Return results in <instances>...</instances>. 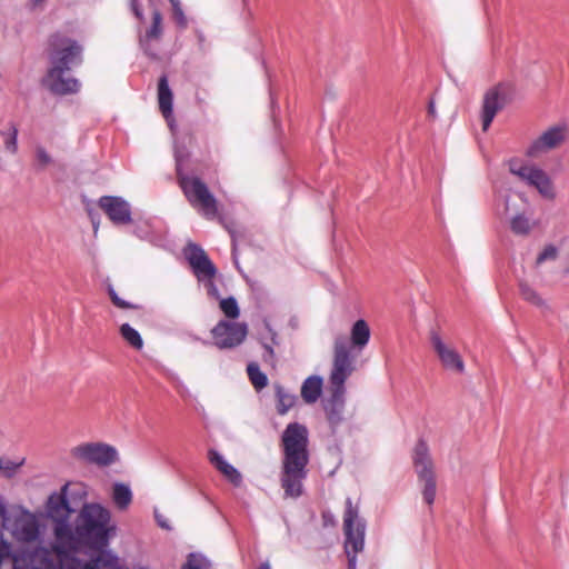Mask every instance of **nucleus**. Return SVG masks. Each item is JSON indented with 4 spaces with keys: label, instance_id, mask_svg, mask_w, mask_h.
Wrapping results in <instances>:
<instances>
[{
    "label": "nucleus",
    "instance_id": "nucleus-1",
    "mask_svg": "<svg viewBox=\"0 0 569 569\" xmlns=\"http://www.w3.org/2000/svg\"><path fill=\"white\" fill-rule=\"evenodd\" d=\"M281 445V488L284 497L297 499L302 496L303 481L308 477L310 455L307 427L299 422H290L282 432Z\"/></svg>",
    "mask_w": 569,
    "mask_h": 569
},
{
    "label": "nucleus",
    "instance_id": "nucleus-2",
    "mask_svg": "<svg viewBox=\"0 0 569 569\" xmlns=\"http://www.w3.org/2000/svg\"><path fill=\"white\" fill-rule=\"evenodd\" d=\"M110 512L98 503H84L74 526H71L70 539H59L63 547L76 550L80 546H89L103 550L109 545L116 527L110 525Z\"/></svg>",
    "mask_w": 569,
    "mask_h": 569
},
{
    "label": "nucleus",
    "instance_id": "nucleus-3",
    "mask_svg": "<svg viewBox=\"0 0 569 569\" xmlns=\"http://www.w3.org/2000/svg\"><path fill=\"white\" fill-rule=\"evenodd\" d=\"M353 370V359L350 355L346 338H336L332 368L329 375L331 395L325 405L326 417L333 433L345 420V382Z\"/></svg>",
    "mask_w": 569,
    "mask_h": 569
},
{
    "label": "nucleus",
    "instance_id": "nucleus-4",
    "mask_svg": "<svg viewBox=\"0 0 569 569\" xmlns=\"http://www.w3.org/2000/svg\"><path fill=\"white\" fill-rule=\"evenodd\" d=\"M343 532L348 569H357V555L365 548L366 521L359 516V509L352 505L350 497L346 499Z\"/></svg>",
    "mask_w": 569,
    "mask_h": 569
},
{
    "label": "nucleus",
    "instance_id": "nucleus-5",
    "mask_svg": "<svg viewBox=\"0 0 569 569\" xmlns=\"http://www.w3.org/2000/svg\"><path fill=\"white\" fill-rule=\"evenodd\" d=\"M180 188L192 208L206 219H214L218 214L216 197L208 186L198 177L183 174L178 177Z\"/></svg>",
    "mask_w": 569,
    "mask_h": 569
},
{
    "label": "nucleus",
    "instance_id": "nucleus-6",
    "mask_svg": "<svg viewBox=\"0 0 569 569\" xmlns=\"http://www.w3.org/2000/svg\"><path fill=\"white\" fill-rule=\"evenodd\" d=\"M508 167L512 174L517 176L526 184L536 188L545 199L553 200L556 198L552 180L541 168L526 164L517 158L510 159Z\"/></svg>",
    "mask_w": 569,
    "mask_h": 569
},
{
    "label": "nucleus",
    "instance_id": "nucleus-7",
    "mask_svg": "<svg viewBox=\"0 0 569 569\" xmlns=\"http://www.w3.org/2000/svg\"><path fill=\"white\" fill-rule=\"evenodd\" d=\"M569 139V124L566 121L557 122L546 128L526 149L529 158H540L550 151L561 148Z\"/></svg>",
    "mask_w": 569,
    "mask_h": 569
},
{
    "label": "nucleus",
    "instance_id": "nucleus-8",
    "mask_svg": "<svg viewBox=\"0 0 569 569\" xmlns=\"http://www.w3.org/2000/svg\"><path fill=\"white\" fill-rule=\"evenodd\" d=\"M51 69L67 70L82 62V46L71 38L54 34L51 37Z\"/></svg>",
    "mask_w": 569,
    "mask_h": 569
},
{
    "label": "nucleus",
    "instance_id": "nucleus-9",
    "mask_svg": "<svg viewBox=\"0 0 569 569\" xmlns=\"http://www.w3.org/2000/svg\"><path fill=\"white\" fill-rule=\"evenodd\" d=\"M69 485L66 483L60 492H53L49 496L47 503L48 516L54 521V536L59 539H70L71 525L69 522L70 515L74 511L67 499V490Z\"/></svg>",
    "mask_w": 569,
    "mask_h": 569
},
{
    "label": "nucleus",
    "instance_id": "nucleus-10",
    "mask_svg": "<svg viewBox=\"0 0 569 569\" xmlns=\"http://www.w3.org/2000/svg\"><path fill=\"white\" fill-rule=\"evenodd\" d=\"M413 465L420 480L423 481L422 497L427 505L431 506L436 499V479L432 471V462L429 449L423 439H419L413 450Z\"/></svg>",
    "mask_w": 569,
    "mask_h": 569
},
{
    "label": "nucleus",
    "instance_id": "nucleus-11",
    "mask_svg": "<svg viewBox=\"0 0 569 569\" xmlns=\"http://www.w3.org/2000/svg\"><path fill=\"white\" fill-rule=\"evenodd\" d=\"M71 456L84 463L107 467L118 461L114 447L103 442H87L71 449Z\"/></svg>",
    "mask_w": 569,
    "mask_h": 569
},
{
    "label": "nucleus",
    "instance_id": "nucleus-12",
    "mask_svg": "<svg viewBox=\"0 0 569 569\" xmlns=\"http://www.w3.org/2000/svg\"><path fill=\"white\" fill-rule=\"evenodd\" d=\"M214 345L219 349H232L240 346L247 335L248 326L244 322L220 320L211 330Z\"/></svg>",
    "mask_w": 569,
    "mask_h": 569
},
{
    "label": "nucleus",
    "instance_id": "nucleus-13",
    "mask_svg": "<svg viewBox=\"0 0 569 569\" xmlns=\"http://www.w3.org/2000/svg\"><path fill=\"white\" fill-rule=\"evenodd\" d=\"M184 256L200 282L209 280V278H214L217 269L200 246L196 243L188 244L184 250Z\"/></svg>",
    "mask_w": 569,
    "mask_h": 569
},
{
    "label": "nucleus",
    "instance_id": "nucleus-14",
    "mask_svg": "<svg viewBox=\"0 0 569 569\" xmlns=\"http://www.w3.org/2000/svg\"><path fill=\"white\" fill-rule=\"evenodd\" d=\"M506 104V90L502 84L490 88L486 91L482 100L481 121L482 130L487 131L496 114Z\"/></svg>",
    "mask_w": 569,
    "mask_h": 569
},
{
    "label": "nucleus",
    "instance_id": "nucleus-15",
    "mask_svg": "<svg viewBox=\"0 0 569 569\" xmlns=\"http://www.w3.org/2000/svg\"><path fill=\"white\" fill-rule=\"evenodd\" d=\"M99 207L114 224L131 222V206L121 197L103 196L99 199Z\"/></svg>",
    "mask_w": 569,
    "mask_h": 569
},
{
    "label": "nucleus",
    "instance_id": "nucleus-16",
    "mask_svg": "<svg viewBox=\"0 0 569 569\" xmlns=\"http://www.w3.org/2000/svg\"><path fill=\"white\" fill-rule=\"evenodd\" d=\"M430 341L445 369L456 371L458 373H462L465 371V363L461 356L453 348L447 346L438 332L431 331Z\"/></svg>",
    "mask_w": 569,
    "mask_h": 569
},
{
    "label": "nucleus",
    "instance_id": "nucleus-17",
    "mask_svg": "<svg viewBox=\"0 0 569 569\" xmlns=\"http://www.w3.org/2000/svg\"><path fill=\"white\" fill-rule=\"evenodd\" d=\"M117 560V556L108 550H100L96 557L82 561L74 556L63 555L60 558V569H102Z\"/></svg>",
    "mask_w": 569,
    "mask_h": 569
},
{
    "label": "nucleus",
    "instance_id": "nucleus-18",
    "mask_svg": "<svg viewBox=\"0 0 569 569\" xmlns=\"http://www.w3.org/2000/svg\"><path fill=\"white\" fill-rule=\"evenodd\" d=\"M67 70L49 69L43 80L44 86L54 94L66 96L77 93L80 89L78 79L64 77Z\"/></svg>",
    "mask_w": 569,
    "mask_h": 569
},
{
    "label": "nucleus",
    "instance_id": "nucleus-19",
    "mask_svg": "<svg viewBox=\"0 0 569 569\" xmlns=\"http://www.w3.org/2000/svg\"><path fill=\"white\" fill-rule=\"evenodd\" d=\"M526 199L520 193H499L495 201V210L500 217H513L517 211H525Z\"/></svg>",
    "mask_w": 569,
    "mask_h": 569
},
{
    "label": "nucleus",
    "instance_id": "nucleus-20",
    "mask_svg": "<svg viewBox=\"0 0 569 569\" xmlns=\"http://www.w3.org/2000/svg\"><path fill=\"white\" fill-rule=\"evenodd\" d=\"M158 102L159 109L164 117L171 131L176 128V122L172 116L173 111V93L169 87L168 77L162 74L158 82Z\"/></svg>",
    "mask_w": 569,
    "mask_h": 569
},
{
    "label": "nucleus",
    "instance_id": "nucleus-21",
    "mask_svg": "<svg viewBox=\"0 0 569 569\" xmlns=\"http://www.w3.org/2000/svg\"><path fill=\"white\" fill-rule=\"evenodd\" d=\"M133 233L140 240L147 241L156 247L163 248L168 243L166 229L150 221L138 223L133 229Z\"/></svg>",
    "mask_w": 569,
    "mask_h": 569
},
{
    "label": "nucleus",
    "instance_id": "nucleus-22",
    "mask_svg": "<svg viewBox=\"0 0 569 569\" xmlns=\"http://www.w3.org/2000/svg\"><path fill=\"white\" fill-rule=\"evenodd\" d=\"M162 34V14L159 10L152 12V23L143 36H140L139 43L143 52L152 58L157 59V50L151 47L152 40H159Z\"/></svg>",
    "mask_w": 569,
    "mask_h": 569
},
{
    "label": "nucleus",
    "instance_id": "nucleus-23",
    "mask_svg": "<svg viewBox=\"0 0 569 569\" xmlns=\"http://www.w3.org/2000/svg\"><path fill=\"white\" fill-rule=\"evenodd\" d=\"M210 463L220 471L234 487L242 483V475L240 471L229 463L224 457L217 450L210 449L208 452Z\"/></svg>",
    "mask_w": 569,
    "mask_h": 569
},
{
    "label": "nucleus",
    "instance_id": "nucleus-24",
    "mask_svg": "<svg viewBox=\"0 0 569 569\" xmlns=\"http://www.w3.org/2000/svg\"><path fill=\"white\" fill-rule=\"evenodd\" d=\"M370 336H371V331H370V328H369V325L367 323V321L363 319H358L351 327L350 345L347 343L349 347V350L351 351L352 349H356L359 352H361L368 345V342L370 340ZM346 342H348V341L346 340ZM350 355H352V353L350 352ZM351 357L355 360V356H351Z\"/></svg>",
    "mask_w": 569,
    "mask_h": 569
},
{
    "label": "nucleus",
    "instance_id": "nucleus-25",
    "mask_svg": "<svg viewBox=\"0 0 569 569\" xmlns=\"http://www.w3.org/2000/svg\"><path fill=\"white\" fill-rule=\"evenodd\" d=\"M323 379L320 376L308 377L301 386V397L306 403H315L322 393Z\"/></svg>",
    "mask_w": 569,
    "mask_h": 569
},
{
    "label": "nucleus",
    "instance_id": "nucleus-26",
    "mask_svg": "<svg viewBox=\"0 0 569 569\" xmlns=\"http://www.w3.org/2000/svg\"><path fill=\"white\" fill-rule=\"evenodd\" d=\"M14 533L21 540L33 541L39 536V528L32 517H23L17 519L14 525Z\"/></svg>",
    "mask_w": 569,
    "mask_h": 569
},
{
    "label": "nucleus",
    "instance_id": "nucleus-27",
    "mask_svg": "<svg viewBox=\"0 0 569 569\" xmlns=\"http://www.w3.org/2000/svg\"><path fill=\"white\" fill-rule=\"evenodd\" d=\"M263 327L267 330L268 336H269V340H270V341H268L266 337H262L261 343H262V348L264 350V352H263V360L266 362H273L274 361V349H273V347L279 345L278 333L272 328V326H271V323L269 322L268 319L263 320Z\"/></svg>",
    "mask_w": 569,
    "mask_h": 569
},
{
    "label": "nucleus",
    "instance_id": "nucleus-28",
    "mask_svg": "<svg viewBox=\"0 0 569 569\" xmlns=\"http://www.w3.org/2000/svg\"><path fill=\"white\" fill-rule=\"evenodd\" d=\"M277 397V411L279 415H286L296 403L297 397L286 390L281 385L274 386Z\"/></svg>",
    "mask_w": 569,
    "mask_h": 569
},
{
    "label": "nucleus",
    "instance_id": "nucleus-29",
    "mask_svg": "<svg viewBox=\"0 0 569 569\" xmlns=\"http://www.w3.org/2000/svg\"><path fill=\"white\" fill-rule=\"evenodd\" d=\"M112 498L116 506L123 510L127 509L132 500V491L130 487L122 482H116L113 485Z\"/></svg>",
    "mask_w": 569,
    "mask_h": 569
},
{
    "label": "nucleus",
    "instance_id": "nucleus-30",
    "mask_svg": "<svg viewBox=\"0 0 569 569\" xmlns=\"http://www.w3.org/2000/svg\"><path fill=\"white\" fill-rule=\"evenodd\" d=\"M519 289L522 299L527 302L540 309L548 308L546 300L527 282H520Z\"/></svg>",
    "mask_w": 569,
    "mask_h": 569
},
{
    "label": "nucleus",
    "instance_id": "nucleus-31",
    "mask_svg": "<svg viewBox=\"0 0 569 569\" xmlns=\"http://www.w3.org/2000/svg\"><path fill=\"white\" fill-rule=\"evenodd\" d=\"M120 335L132 348L137 350H141L143 348L141 335L129 323L121 325Z\"/></svg>",
    "mask_w": 569,
    "mask_h": 569
},
{
    "label": "nucleus",
    "instance_id": "nucleus-32",
    "mask_svg": "<svg viewBox=\"0 0 569 569\" xmlns=\"http://www.w3.org/2000/svg\"><path fill=\"white\" fill-rule=\"evenodd\" d=\"M247 373L250 382L257 390H261L268 385V377L262 372L256 362H250L247 366Z\"/></svg>",
    "mask_w": 569,
    "mask_h": 569
},
{
    "label": "nucleus",
    "instance_id": "nucleus-33",
    "mask_svg": "<svg viewBox=\"0 0 569 569\" xmlns=\"http://www.w3.org/2000/svg\"><path fill=\"white\" fill-rule=\"evenodd\" d=\"M531 222L528 217L525 216L523 211L518 212L510 218V229L513 233L525 236L531 230Z\"/></svg>",
    "mask_w": 569,
    "mask_h": 569
},
{
    "label": "nucleus",
    "instance_id": "nucleus-34",
    "mask_svg": "<svg viewBox=\"0 0 569 569\" xmlns=\"http://www.w3.org/2000/svg\"><path fill=\"white\" fill-rule=\"evenodd\" d=\"M181 569H211V562L200 552H190Z\"/></svg>",
    "mask_w": 569,
    "mask_h": 569
},
{
    "label": "nucleus",
    "instance_id": "nucleus-35",
    "mask_svg": "<svg viewBox=\"0 0 569 569\" xmlns=\"http://www.w3.org/2000/svg\"><path fill=\"white\" fill-rule=\"evenodd\" d=\"M26 458L19 460H11L6 457H0V471L7 478H12L17 475L18 470L24 465Z\"/></svg>",
    "mask_w": 569,
    "mask_h": 569
},
{
    "label": "nucleus",
    "instance_id": "nucleus-36",
    "mask_svg": "<svg viewBox=\"0 0 569 569\" xmlns=\"http://www.w3.org/2000/svg\"><path fill=\"white\" fill-rule=\"evenodd\" d=\"M220 309L226 317L236 319L239 317L240 310L237 300L233 297L221 299Z\"/></svg>",
    "mask_w": 569,
    "mask_h": 569
},
{
    "label": "nucleus",
    "instance_id": "nucleus-37",
    "mask_svg": "<svg viewBox=\"0 0 569 569\" xmlns=\"http://www.w3.org/2000/svg\"><path fill=\"white\" fill-rule=\"evenodd\" d=\"M166 376L167 378L174 385L177 391L179 392V395L183 398H187V397H190V390L189 388L184 385V382L180 379V377L178 376V373H176L174 371H171V370H167L166 371Z\"/></svg>",
    "mask_w": 569,
    "mask_h": 569
},
{
    "label": "nucleus",
    "instance_id": "nucleus-38",
    "mask_svg": "<svg viewBox=\"0 0 569 569\" xmlns=\"http://www.w3.org/2000/svg\"><path fill=\"white\" fill-rule=\"evenodd\" d=\"M189 153L184 147H180L177 142L174 143V158L177 167V176H183L182 166L187 161Z\"/></svg>",
    "mask_w": 569,
    "mask_h": 569
},
{
    "label": "nucleus",
    "instance_id": "nucleus-39",
    "mask_svg": "<svg viewBox=\"0 0 569 569\" xmlns=\"http://www.w3.org/2000/svg\"><path fill=\"white\" fill-rule=\"evenodd\" d=\"M108 293H109V297H110L112 303L116 307H118L120 309H136L137 308L136 305L120 298L118 296L117 291L114 290L113 286H111V284L108 286Z\"/></svg>",
    "mask_w": 569,
    "mask_h": 569
},
{
    "label": "nucleus",
    "instance_id": "nucleus-40",
    "mask_svg": "<svg viewBox=\"0 0 569 569\" xmlns=\"http://www.w3.org/2000/svg\"><path fill=\"white\" fill-rule=\"evenodd\" d=\"M171 7H172V16H173V19H174L177 26L181 29H186L188 26V20L183 12L181 2L171 4Z\"/></svg>",
    "mask_w": 569,
    "mask_h": 569
},
{
    "label": "nucleus",
    "instance_id": "nucleus-41",
    "mask_svg": "<svg viewBox=\"0 0 569 569\" xmlns=\"http://www.w3.org/2000/svg\"><path fill=\"white\" fill-rule=\"evenodd\" d=\"M558 256V248L553 244H548L537 257V263L540 264L548 260H555Z\"/></svg>",
    "mask_w": 569,
    "mask_h": 569
},
{
    "label": "nucleus",
    "instance_id": "nucleus-42",
    "mask_svg": "<svg viewBox=\"0 0 569 569\" xmlns=\"http://www.w3.org/2000/svg\"><path fill=\"white\" fill-rule=\"evenodd\" d=\"M10 134L4 141L6 149L11 153H16L18 150V129L12 123L10 127Z\"/></svg>",
    "mask_w": 569,
    "mask_h": 569
},
{
    "label": "nucleus",
    "instance_id": "nucleus-43",
    "mask_svg": "<svg viewBox=\"0 0 569 569\" xmlns=\"http://www.w3.org/2000/svg\"><path fill=\"white\" fill-rule=\"evenodd\" d=\"M36 158L42 167L49 164L52 161V159H51L50 154L47 152V150L40 146L37 147V149H36Z\"/></svg>",
    "mask_w": 569,
    "mask_h": 569
},
{
    "label": "nucleus",
    "instance_id": "nucleus-44",
    "mask_svg": "<svg viewBox=\"0 0 569 569\" xmlns=\"http://www.w3.org/2000/svg\"><path fill=\"white\" fill-rule=\"evenodd\" d=\"M201 283L206 288L208 296L212 298H219V289L214 283L213 278H209V280H203L201 281Z\"/></svg>",
    "mask_w": 569,
    "mask_h": 569
},
{
    "label": "nucleus",
    "instance_id": "nucleus-45",
    "mask_svg": "<svg viewBox=\"0 0 569 569\" xmlns=\"http://www.w3.org/2000/svg\"><path fill=\"white\" fill-rule=\"evenodd\" d=\"M153 515L154 520L160 528L164 530H171L169 520L158 510V508H154Z\"/></svg>",
    "mask_w": 569,
    "mask_h": 569
},
{
    "label": "nucleus",
    "instance_id": "nucleus-46",
    "mask_svg": "<svg viewBox=\"0 0 569 569\" xmlns=\"http://www.w3.org/2000/svg\"><path fill=\"white\" fill-rule=\"evenodd\" d=\"M321 518H322L323 527H331V526L336 525V517L329 510L322 511Z\"/></svg>",
    "mask_w": 569,
    "mask_h": 569
},
{
    "label": "nucleus",
    "instance_id": "nucleus-47",
    "mask_svg": "<svg viewBox=\"0 0 569 569\" xmlns=\"http://www.w3.org/2000/svg\"><path fill=\"white\" fill-rule=\"evenodd\" d=\"M228 231L232 241V256L236 258L238 247V232L231 228H228Z\"/></svg>",
    "mask_w": 569,
    "mask_h": 569
},
{
    "label": "nucleus",
    "instance_id": "nucleus-48",
    "mask_svg": "<svg viewBox=\"0 0 569 569\" xmlns=\"http://www.w3.org/2000/svg\"><path fill=\"white\" fill-rule=\"evenodd\" d=\"M131 9H132V12L136 16V18H138L139 20L143 19V12H142L141 7L138 3V0H131Z\"/></svg>",
    "mask_w": 569,
    "mask_h": 569
},
{
    "label": "nucleus",
    "instance_id": "nucleus-49",
    "mask_svg": "<svg viewBox=\"0 0 569 569\" xmlns=\"http://www.w3.org/2000/svg\"><path fill=\"white\" fill-rule=\"evenodd\" d=\"M24 559H20L18 557H14V561H13V568L12 569H28L27 567H22L21 562H23Z\"/></svg>",
    "mask_w": 569,
    "mask_h": 569
},
{
    "label": "nucleus",
    "instance_id": "nucleus-50",
    "mask_svg": "<svg viewBox=\"0 0 569 569\" xmlns=\"http://www.w3.org/2000/svg\"><path fill=\"white\" fill-rule=\"evenodd\" d=\"M44 1L46 0H30L32 8H37V7L41 6Z\"/></svg>",
    "mask_w": 569,
    "mask_h": 569
},
{
    "label": "nucleus",
    "instance_id": "nucleus-51",
    "mask_svg": "<svg viewBox=\"0 0 569 569\" xmlns=\"http://www.w3.org/2000/svg\"><path fill=\"white\" fill-rule=\"evenodd\" d=\"M197 38L200 44L204 41V34L201 31H197Z\"/></svg>",
    "mask_w": 569,
    "mask_h": 569
},
{
    "label": "nucleus",
    "instance_id": "nucleus-52",
    "mask_svg": "<svg viewBox=\"0 0 569 569\" xmlns=\"http://www.w3.org/2000/svg\"><path fill=\"white\" fill-rule=\"evenodd\" d=\"M429 113L432 116L436 113L435 103L432 101L429 103Z\"/></svg>",
    "mask_w": 569,
    "mask_h": 569
},
{
    "label": "nucleus",
    "instance_id": "nucleus-53",
    "mask_svg": "<svg viewBox=\"0 0 569 569\" xmlns=\"http://www.w3.org/2000/svg\"><path fill=\"white\" fill-rule=\"evenodd\" d=\"M259 569H271L269 561H264L260 565Z\"/></svg>",
    "mask_w": 569,
    "mask_h": 569
},
{
    "label": "nucleus",
    "instance_id": "nucleus-54",
    "mask_svg": "<svg viewBox=\"0 0 569 569\" xmlns=\"http://www.w3.org/2000/svg\"><path fill=\"white\" fill-rule=\"evenodd\" d=\"M270 98H271V108H272V112H274V106H276V102L273 100V97H272V93L270 92Z\"/></svg>",
    "mask_w": 569,
    "mask_h": 569
},
{
    "label": "nucleus",
    "instance_id": "nucleus-55",
    "mask_svg": "<svg viewBox=\"0 0 569 569\" xmlns=\"http://www.w3.org/2000/svg\"><path fill=\"white\" fill-rule=\"evenodd\" d=\"M46 569H56V568H54L53 563L50 561Z\"/></svg>",
    "mask_w": 569,
    "mask_h": 569
},
{
    "label": "nucleus",
    "instance_id": "nucleus-56",
    "mask_svg": "<svg viewBox=\"0 0 569 569\" xmlns=\"http://www.w3.org/2000/svg\"><path fill=\"white\" fill-rule=\"evenodd\" d=\"M170 2V4H176V3H180V0H168Z\"/></svg>",
    "mask_w": 569,
    "mask_h": 569
},
{
    "label": "nucleus",
    "instance_id": "nucleus-57",
    "mask_svg": "<svg viewBox=\"0 0 569 569\" xmlns=\"http://www.w3.org/2000/svg\"><path fill=\"white\" fill-rule=\"evenodd\" d=\"M92 224L94 226V228L97 229V226H96V221L94 219L92 218Z\"/></svg>",
    "mask_w": 569,
    "mask_h": 569
}]
</instances>
